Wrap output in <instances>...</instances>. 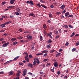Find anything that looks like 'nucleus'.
Masks as SVG:
<instances>
[{
	"mask_svg": "<svg viewBox=\"0 0 79 79\" xmlns=\"http://www.w3.org/2000/svg\"><path fill=\"white\" fill-rule=\"evenodd\" d=\"M2 44H4L2 45V46L3 47H7L8 45H9V44H10V43L7 42L6 43V42L5 41H3L2 42Z\"/></svg>",
	"mask_w": 79,
	"mask_h": 79,
	"instance_id": "obj_1",
	"label": "nucleus"
},
{
	"mask_svg": "<svg viewBox=\"0 0 79 79\" xmlns=\"http://www.w3.org/2000/svg\"><path fill=\"white\" fill-rule=\"evenodd\" d=\"M27 73V70L26 69H24V71L23 72V74H22L23 76H24L26 75V73Z\"/></svg>",
	"mask_w": 79,
	"mask_h": 79,
	"instance_id": "obj_2",
	"label": "nucleus"
},
{
	"mask_svg": "<svg viewBox=\"0 0 79 79\" xmlns=\"http://www.w3.org/2000/svg\"><path fill=\"white\" fill-rule=\"evenodd\" d=\"M16 1V0H11L10 1V4H13L14 2Z\"/></svg>",
	"mask_w": 79,
	"mask_h": 79,
	"instance_id": "obj_3",
	"label": "nucleus"
},
{
	"mask_svg": "<svg viewBox=\"0 0 79 79\" xmlns=\"http://www.w3.org/2000/svg\"><path fill=\"white\" fill-rule=\"evenodd\" d=\"M54 65L55 67H57L58 66V63L55 62L54 63Z\"/></svg>",
	"mask_w": 79,
	"mask_h": 79,
	"instance_id": "obj_4",
	"label": "nucleus"
},
{
	"mask_svg": "<svg viewBox=\"0 0 79 79\" xmlns=\"http://www.w3.org/2000/svg\"><path fill=\"white\" fill-rule=\"evenodd\" d=\"M65 7V5H64V4H63L62 5L61 7H60V8L61 10H64Z\"/></svg>",
	"mask_w": 79,
	"mask_h": 79,
	"instance_id": "obj_5",
	"label": "nucleus"
},
{
	"mask_svg": "<svg viewBox=\"0 0 79 79\" xmlns=\"http://www.w3.org/2000/svg\"><path fill=\"white\" fill-rule=\"evenodd\" d=\"M27 37L29 40H31V39H32V37L31 36H30L29 37Z\"/></svg>",
	"mask_w": 79,
	"mask_h": 79,
	"instance_id": "obj_6",
	"label": "nucleus"
},
{
	"mask_svg": "<svg viewBox=\"0 0 79 79\" xmlns=\"http://www.w3.org/2000/svg\"><path fill=\"white\" fill-rule=\"evenodd\" d=\"M11 23V21L7 22L4 23V24L6 25V24H10Z\"/></svg>",
	"mask_w": 79,
	"mask_h": 79,
	"instance_id": "obj_7",
	"label": "nucleus"
},
{
	"mask_svg": "<svg viewBox=\"0 0 79 79\" xmlns=\"http://www.w3.org/2000/svg\"><path fill=\"white\" fill-rule=\"evenodd\" d=\"M69 12H67V13H65V17H68V16H69Z\"/></svg>",
	"mask_w": 79,
	"mask_h": 79,
	"instance_id": "obj_8",
	"label": "nucleus"
},
{
	"mask_svg": "<svg viewBox=\"0 0 79 79\" xmlns=\"http://www.w3.org/2000/svg\"><path fill=\"white\" fill-rule=\"evenodd\" d=\"M29 4L30 5H34V2L32 1H31L29 2Z\"/></svg>",
	"mask_w": 79,
	"mask_h": 79,
	"instance_id": "obj_9",
	"label": "nucleus"
},
{
	"mask_svg": "<svg viewBox=\"0 0 79 79\" xmlns=\"http://www.w3.org/2000/svg\"><path fill=\"white\" fill-rule=\"evenodd\" d=\"M5 24L4 23V24H1L0 25V27H2V28H3V27H5Z\"/></svg>",
	"mask_w": 79,
	"mask_h": 79,
	"instance_id": "obj_10",
	"label": "nucleus"
},
{
	"mask_svg": "<svg viewBox=\"0 0 79 79\" xmlns=\"http://www.w3.org/2000/svg\"><path fill=\"white\" fill-rule=\"evenodd\" d=\"M28 67H32V64H28L27 65Z\"/></svg>",
	"mask_w": 79,
	"mask_h": 79,
	"instance_id": "obj_11",
	"label": "nucleus"
},
{
	"mask_svg": "<svg viewBox=\"0 0 79 79\" xmlns=\"http://www.w3.org/2000/svg\"><path fill=\"white\" fill-rule=\"evenodd\" d=\"M19 56H17L16 57L14 58V61H16V60H18V58H19Z\"/></svg>",
	"mask_w": 79,
	"mask_h": 79,
	"instance_id": "obj_12",
	"label": "nucleus"
},
{
	"mask_svg": "<svg viewBox=\"0 0 79 79\" xmlns=\"http://www.w3.org/2000/svg\"><path fill=\"white\" fill-rule=\"evenodd\" d=\"M14 72L13 71H10L9 72V75H10V76H11V75H12L13 74Z\"/></svg>",
	"mask_w": 79,
	"mask_h": 79,
	"instance_id": "obj_13",
	"label": "nucleus"
},
{
	"mask_svg": "<svg viewBox=\"0 0 79 79\" xmlns=\"http://www.w3.org/2000/svg\"><path fill=\"white\" fill-rule=\"evenodd\" d=\"M38 60H39V59L37 58H35L34 59V61L35 62H36Z\"/></svg>",
	"mask_w": 79,
	"mask_h": 79,
	"instance_id": "obj_14",
	"label": "nucleus"
},
{
	"mask_svg": "<svg viewBox=\"0 0 79 79\" xmlns=\"http://www.w3.org/2000/svg\"><path fill=\"white\" fill-rule=\"evenodd\" d=\"M18 39L19 40H21V39H23V37L21 36H19L17 37Z\"/></svg>",
	"mask_w": 79,
	"mask_h": 79,
	"instance_id": "obj_15",
	"label": "nucleus"
},
{
	"mask_svg": "<svg viewBox=\"0 0 79 79\" xmlns=\"http://www.w3.org/2000/svg\"><path fill=\"white\" fill-rule=\"evenodd\" d=\"M69 27L70 28H71L72 29H73L74 28L73 26L71 25H69Z\"/></svg>",
	"mask_w": 79,
	"mask_h": 79,
	"instance_id": "obj_16",
	"label": "nucleus"
},
{
	"mask_svg": "<svg viewBox=\"0 0 79 79\" xmlns=\"http://www.w3.org/2000/svg\"><path fill=\"white\" fill-rule=\"evenodd\" d=\"M51 46V44H49L47 46V48H48V49H49V48H50Z\"/></svg>",
	"mask_w": 79,
	"mask_h": 79,
	"instance_id": "obj_17",
	"label": "nucleus"
},
{
	"mask_svg": "<svg viewBox=\"0 0 79 79\" xmlns=\"http://www.w3.org/2000/svg\"><path fill=\"white\" fill-rule=\"evenodd\" d=\"M45 0H40V2L41 3H45V1H44Z\"/></svg>",
	"mask_w": 79,
	"mask_h": 79,
	"instance_id": "obj_18",
	"label": "nucleus"
},
{
	"mask_svg": "<svg viewBox=\"0 0 79 79\" xmlns=\"http://www.w3.org/2000/svg\"><path fill=\"white\" fill-rule=\"evenodd\" d=\"M10 62H11V60L7 61V62L5 63L4 64H8V63H10Z\"/></svg>",
	"mask_w": 79,
	"mask_h": 79,
	"instance_id": "obj_19",
	"label": "nucleus"
},
{
	"mask_svg": "<svg viewBox=\"0 0 79 79\" xmlns=\"http://www.w3.org/2000/svg\"><path fill=\"white\" fill-rule=\"evenodd\" d=\"M43 55V53H42L36 54V55H37V56H39L40 55Z\"/></svg>",
	"mask_w": 79,
	"mask_h": 79,
	"instance_id": "obj_20",
	"label": "nucleus"
},
{
	"mask_svg": "<svg viewBox=\"0 0 79 79\" xmlns=\"http://www.w3.org/2000/svg\"><path fill=\"white\" fill-rule=\"evenodd\" d=\"M18 44V42H16V41H15V42H14L13 43V44L14 45H16V44Z\"/></svg>",
	"mask_w": 79,
	"mask_h": 79,
	"instance_id": "obj_21",
	"label": "nucleus"
},
{
	"mask_svg": "<svg viewBox=\"0 0 79 79\" xmlns=\"http://www.w3.org/2000/svg\"><path fill=\"white\" fill-rule=\"evenodd\" d=\"M42 40H43L42 36H40V41H42Z\"/></svg>",
	"mask_w": 79,
	"mask_h": 79,
	"instance_id": "obj_22",
	"label": "nucleus"
},
{
	"mask_svg": "<svg viewBox=\"0 0 79 79\" xmlns=\"http://www.w3.org/2000/svg\"><path fill=\"white\" fill-rule=\"evenodd\" d=\"M16 40V39L14 38H12V39H11V40L12 41H15Z\"/></svg>",
	"mask_w": 79,
	"mask_h": 79,
	"instance_id": "obj_23",
	"label": "nucleus"
},
{
	"mask_svg": "<svg viewBox=\"0 0 79 79\" xmlns=\"http://www.w3.org/2000/svg\"><path fill=\"white\" fill-rule=\"evenodd\" d=\"M75 35V32H73L72 34V35H70V37H73L74 35Z\"/></svg>",
	"mask_w": 79,
	"mask_h": 79,
	"instance_id": "obj_24",
	"label": "nucleus"
},
{
	"mask_svg": "<svg viewBox=\"0 0 79 79\" xmlns=\"http://www.w3.org/2000/svg\"><path fill=\"white\" fill-rule=\"evenodd\" d=\"M52 42V41L51 40H49L48 41V43H49V44H50Z\"/></svg>",
	"mask_w": 79,
	"mask_h": 79,
	"instance_id": "obj_25",
	"label": "nucleus"
},
{
	"mask_svg": "<svg viewBox=\"0 0 79 79\" xmlns=\"http://www.w3.org/2000/svg\"><path fill=\"white\" fill-rule=\"evenodd\" d=\"M20 11H21V10H20L19 8H17V12L19 13Z\"/></svg>",
	"mask_w": 79,
	"mask_h": 79,
	"instance_id": "obj_26",
	"label": "nucleus"
},
{
	"mask_svg": "<svg viewBox=\"0 0 79 79\" xmlns=\"http://www.w3.org/2000/svg\"><path fill=\"white\" fill-rule=\"evenodd\" d=\"M48 52V51L47 50H44L42 51V53H47Z\"/></svg>",
	"mask_w": 79,
	"mask_h": 79,
	"instance_id": "obj_27",
	"label": "nucleus"
},
{
	"mask_svg": "<svg viewBox=\"0 0 79 79\" xmlns=\"http://www.w3.org/2000/svg\"><path fill=\"white\" fill-rule=\"evenodd\" d=\"M41 6L42 7H43V8H47V6L45 5L41 4Z\"/></svg>",
	"mask_w": 79,
	"mask_h": 79,
	"instance_id": "obj_28",
	"label": "nucleus"
},
{
	"mask_svg": "<svg viewBox=\"0 0 79 79\" xmlns=\"http://www.w3.org/2000/svg\"><path fill=\"white\" fill-rule=\"evenodd\" d=\"M6 3V2L5 1H4L3 2H2V6H3V5H5V4Z\"/></svg>",
	"mask_w": 79,
	"mask_h": 79,
	"instance_id": "obj_29",
	"label": "nucleus"
},
{
	"mask_svg": "<svg viewBox=\"0 0 79 79\" xmlns=\"http://www.w3.org/2000/svg\"><path fill=\"white\" fill-rule=\"evenodd\" d=\"M14 8V6H9L7 7V8Z\"/></svg>",
	"mask_w": 79,
	"mask_h": 79,
	"instance_id": "obj_30",
	"label": "nucleus"
},
{
	"mask_svg": "<svg viewBox=\"0 0 79 79\" xmlns=\"http://www.w3.org/2000/svg\"><path fill=\"white\" fill-rule=\"evenodd\" d=\"M50 7L51 8H54V6H53V5L52 4L50 6Z\"/></svg>",
	"mask_w": 79,
	"mask_h": 79,
	"instance_id": "obj_31",
	"label": "nucleus"
},
{
	"mask_svg": "<svg viewBox=\"0 0 79 79\" xmlns=\"http://www.w3.org/2000/svg\"><path fill=\"white\" fill-rule=\"evenodd\" d=\"M61 12H58L56 13V14L57 15H60V14H61Z\"/></svg>",
	"mask_w": 79,
	"mask_h": 79,
	"instance_id": "obj_32",
	"label": "nucleus"
},
{
	"mask_svg": "<svg viewBox=\"0 0 79 79\" xmlns=\"http://www.w3.org/2000/svg\"><path fill=\"white\" fill-rule=\"evenodd\" d=\"M25 59L27 60V62H29V58H25Z\"/></svg>",
	"mask_w": 79,
	"mask_h": 79,
	"instance_id": "obj_33",
	"label": "nucleus"
},
{
	"mask_svg": "<svg viewBox=\"0 0 79 79\" xmlns=\"http://www.w3.org/2000/svg\"><path fill=\"white\" fill-rule=\"evenodd\" d=\"M36 5H37V6H39V7H41V6L40 5V3L37 4Z\"/></svg>",
	"mask_w": 79,
	"mask_h": 79,
	"instance_id": "obj_34",
	"label": "nucleus"
},
{
	"mask_svg": "<svg viewBox=\"0 0 79 79\" xmlns=\"http://www.w3.org/2000/svg\"><path fill=\"white\" fill-rule=\"evenodd\" d=\"M58 52H57L56 55V57H58V56H60V55H59V54H58Z\"/></svg>",
	"mask_w": 79,
	"mask_h": 79,
	"instance_id": "obj_35",
	"label": "nucleus"
},
{
	"mask_svg": "<svg viewBox=\"0 0 79 79\" xmlns=\"http://www.w3.org/2000/svg\"><path fill=\"white\" fill-rule=\"evenodd\" d=\"M43 27L44 29H47V26H46V25H43Z\"/></svg>",
	"mask_w": 79,
	"mask_h": 79,
	"instance_id": "obj_36",
	"label": "nucleus"
},
{
	"mask_svg": "<svg viewBox=\"0 0 79 79\" xmlns=\"http://www.w3.org/2000/svg\"><path fill=\"white\" fill-rule=\"evenodd\" d=\"M66 12V10H64L62 12V14H63V13H64H64H65V12Z\"/></svg>",
	"mask_w": 79,
	"mask_h": 79,
	"instance_id": "obj_37",
	"label": "nucleus"
},
{
	"mask_svg": "<svg viewBox=\"0 0 79 79\" xmlns=\"http://www.w3.org/2000/svg\"><path fill=\"white\" fill-rule=\"evenodd\" d=\"M64 27H65L66 29H67V28H68V26L67 25H64Z\"/></svg>",
	"mask_w": 79,
	"mask_h": 79,
	"instance_id": "obj_38",
	"label": "nucleus"
},
{
	"mask_svg": "<svg viewBox=\"0 0 79 79\" xmlns=\"http://www.w3.org/2000/svg\"><path fill=\"white\" fill-rule=\"evenodd\" d=\"M49 18H52V14L51 13H50L49 14Z\"/></svg>",
	"mask_w": 79,
	"mask_h": 79,
	"instance_id": "obj_39",
	"label": "nucleus"
},
{
	"mask_svg": "<svg viewBox=\"0 0 79 79\" xmlns=\"http://www.w3.org/2000/svg\"><path fill=\"white\" fill-rule=\"evenodd\" d=\"M15 15L17 16H19V13L17 12H15Z\"/></svg>",
	"mask_w": 79,
	"mask_h": 79,
	"instance_id": "obj_40",
	"label": "nucleus"
},
{
	"mask_svg": "<svg viewBox=\"0 0 79 79\" xmlns=\"http://www.w3.org/2000/svg\"><path fill=\"white\" fill-rule=\"evenodd\" d=\"M55 34L56 35H58V31H55Z\"/></svg>",
	"mask_w": 79,
	"mask_h": 79,
	"instance_id": "obj_41",
	"label": "nucleus"
},
{
	"mask_svg": "<svg viewBox=\"0 0 79 79\" xmlns=\"http://www.w3.org/2000/svg\"><path fill=\"white\" fill-rule=\"evenodd\" d=\"M57 74L58 75H60L61 74V73L60 72V71H58L57 73Z\"/></svg>",
	"mask_w": 79,
	"mask_h": 79,
	"instance_id": "obj_42",
	"label": "nucleus"
},
{
	"mask_svg": "<svg viewBox=\"0 0 79 79\" xmlns=\"http://www.w3.org/2000/svg\"><path fill=\"white\" fill-rule=\"evenodd\" d=\"M68 45H69V43L68 42H67L66 43L65 46H68Z\"/></svg>",
	"mask_w": 79,
	"mask_h": 79,
	"instance_id": "obj_43",
	"label": "nucleus"
},
{
	"mask_svg": "<svg viewBox=\"0 0 79 79\" xmlns=\"http://www.w3.org/2000/svg\"><path fill=\"white\" fill-rule=\"evenodd\" d=\"M37 64H39L40 63V61L39 60H38L36 62Z\"/></svg>",
	"mask_w": 79,
	"mask_h": 79,
	"instance_id": "obj_44",
	"label": "nucleus"
},
{
	"mask_svg": "<svg viewBox=\"0 0 79 79\" xmlns=\"http://www.w3.org/2000/svg\"><path fill=\"white\" fill-rule=\"evenodd\" d=\"M52 32H50L49 34H48V35H52Z\"/></svg>",
	"mask_w": 79,
	"mask_h": 79,
	"instance_id": "obj_45",
	"label": "nucleus"
},
{
	"mask_svg": "<svg viewBox=\"0 0 79 79\" xmlns=\"http://www.w3.org/2000/svg\"><path fill=\"white\" fill-rule=\"evenodd\" d=\"M55 52V50H51L50 51V53H53V52Z\"/></svg>",
	"mask_w": 79,
	"mask_h": 79,
	"instance_id": "obj_46",
	"label": "nucleus"
},
{
	"mask_svg": "<svg viewBox=\"0 0 79 79\" xmlns=\"http://www.w3.org/2000/svg\"><path fill=\"white\" fill-rule=\"evenodd\" d=\"M47 53H45L43 55V57H44V56H47Z\"/></svg>",
	"mask_w": 79,
	"mask_h": 79,
	"instance_id": "obj_47",
	"label": "nucleus"
},
{
	"mask_svg": "<svg viewBox=\"0 0 79 79\" xmlns=\"http://www.w3.org/2000/svg\"><path fill=\"white\" fill-rule=\"evenodd\" d=\"M20 74H19V73H18L16 74V76H17V77H19Z\"/></svg>",
	"mask_w": 79,
	"mask_h": 79,
	"instance_id": "obj_48",
	"label": "nucleus"
},
{
	"mask_svg": "<svg viewBox=\"0 0 79 79\" xmlns=\"http://www.w3.org/2000/svg\"><path fill=\"white\" fill-rule=\"evenodd\" d=\"M28 55H26V56H25V58H27L28 57Z\"/></svg>",
	"mask_w": 79,
	"mask_h": 79,
	"instance_id": "obj_49",
	"label": "nucleus"
},
{
	"mask_svg": "<svg viewBox=\"0 0 79 79\" xmlns=\"http://www.w3.org/2000/svg\"><path fill=\"white\" fill-rule=\"evenodd\" d=\"M68 17L69 18V17H71V18H73V15H70L68 16Z\"/></svg>",
	"mask_w": 79,
	"mask_h": 79,
	"instance_id": "obj_50",
	"label": "nucleus"
},
{
	"mask_svg": "<svg viewBox=\"0 0 79 79\" xmlns=\"http://www.w3.org/2000/svg\"><path fill=\"white\" fill-rule=\"evenodd\" d=\"M5 31L4 30H2L0 31V32H5Z\"/></svg>",
	"mask_w": 79,
	"mask_h": 79,
	"instance_id": "obj_51",
	"label": "nucleus"
},
{
	"mask_svg": "<svg viewBox=\"0 0 79 79\" xmlns=\"http://www.w3.org/2000/svg\"><path fill=\"white\" fill-rule=\"evenodd\" d=\"M76 46H77L79 45V42H78L76 43Z\"/></svg>",
	"mask_w": 79,
	"mask_h": 79,
	"instance_id": "obj_52",
	"label": "nucleus"
},
{
	"mask_svg": "<svg viewBox=\"0 0 79 79\" xmlns=\"http://www.w3.org/2000/svg\"><path fill=\"white\" fill-rule=\"evenodd\" d=\"M50 65V63H48L47 64V66H49Z\"/></svg>",
	"mask_w": 79,
	"mask_h": 79,
	"instance_id": "obj_53",
	"label": "nucleus"
},
{
	"mask_svg": "<svg viewBox=\"0 0 79 79\" xmlns=\"http://www.w3.org/2000/svg\"><path fill=\"white\" fill-rule=\"evenodd\" d=\"M28 74H29V75H32V73L31 72H29L28 73Z\"/></svg>",
	"mask_w": 79,
	"mask_h": 79,
	"instance_id": "obj_54",
	"label": "nucleus"
},
{
	"mask_svg": "<svg viewBox=\"0 0 79 79\" xmlns=\"http://www.w3.org/2000/svg\"><path fill=\"white\" fill-rule=\"evenodd\" d=\"M0 74H4V72H0Z\"/></svg>",
	"mask_w": 79,
	"mask_h": 79,
	"instance_id": "obj_55",
	"label": "nucleus"
},
{
	"mask_svg": "<svg viewBox=\"0 0 79 79\" xmlns=\"http://www.w3.org/2000/svg\"><path fill=\"white\" fill-rule=\"evenodd\" d=\"M48 60V59H45L44 60V62H45V61H47Z\"/></svg>",
	"mask_w": 79,
	"mask_h": 79,
	"instance_id": "obj_56",
	"label": "nucleus"
},
{
	"mask_svg": "<svg viewBox=\"0 0 79 79\" xmlns=\"http://www.w3.org/2000/svg\"><path fill=\"white\" fill-rule=\"evenodd\" d=\"M44 34H45L46 35L47 34V31H45V30L44 31Z\"/></svg>",
	"mask_w": 79,
	"mask_h": 79,
	"instance_id": "obj_57",
	"label": "nucleus"
},
{
	"mask_svg": "<svg viewBox=\"0 0 79 79\" xmlns=\"http://www.w3.org/2000/svg\"><path fill=\"white\" fill-rule=\"evenodd\" d=\"M29 57L31 58H32V55H30L29 56Z\"/></svg>",
	"mask_w": 79,
	"mask_h": 79,
	"instance_id": "obj_58",
	"label": "nucleus"
},
{
	"mask_svg": "<svg viewBox=\"0 0 79 79\" xmlns=\"http://www.w3.org/2000/svg\"><path fill=\"white\" fill-rule=\"evenodd\" d=\"M59 31L60 33V34H61L62 33V32H61V30H59Z\"/></svg>",
	"mask_w": 79,
	"mask_h": 79,
	"instance_id": "obj_59",
	"label": "nucleus"
},
{
	"mask_svg": "<svg viewBox=\"0 0 79 79\" xmlns=\"http://www.w3.org/2000/svg\"><path fill=\"white\" fill-rule=\"evenodd\" d=\"M14 79H19V78L18 77H16L14 78Z\"/></svg>",
	"mask_w": 79,
	"mask_h": 79,
	"instance_id": "obj_60",
	"label": "nucleus"
},
{
	"mask_svg": "<svg viewBox=\"0 0 79 79\" xmlns=\"http://www.w3.org/2000/svg\"><path fill=\"white\" fill-rule=\"evenodd\" d=\"M20 42L22 43H24V41L23 40H20Z\"/></svg>",
	"mask_w": 79,
	"mask_h": 79,
	"instance_id": "obj_61",
	"label": "nucleus"
},
{
	"mask_svg": "<svg viewBox=\"0 0 79 79\" xmlns=\"http://www.w3.org/2000/svg\"><path fill=\"white\" fill-rule=\"evenodd\" d=\"M59 37L60 36L59 35L56 36V39H58Z\"/></svg>",
	"mask_w": 79,
	"mask_h": 79,
	"instance_id": "obj_62",
	"label": "nucleus"
},
{
	"mask_svg": "<svg viewBox=\"0 0 79 79\" xmlns=\"http://www.w3.org/2000/svg\"><path fill=\"white\" fill-rule=\"evenodd\" d=\"M31 48H32V49H34V46L32 45V47H31Z\"/></svg>",
	"mask_w": 79,
	"mask_h": 79,
	"instance_id": "obj_63",
	"label": "nucleus"
},
{
	"mask_svg": "<svg viewBox=\"0 0 79 79\" xmlns=\"http://www.w3.org/2000/svg\"><path fill=\"white\" fill-rule=\"evenodd\" d=\"M29 78L28 77H25L24 79H29Z\"/></svg>",
	"mask_w": 79,
	"mask_h": 79,
	"instance_id": "obj_64",
	"label": "nucleus"
}]
</instances>
